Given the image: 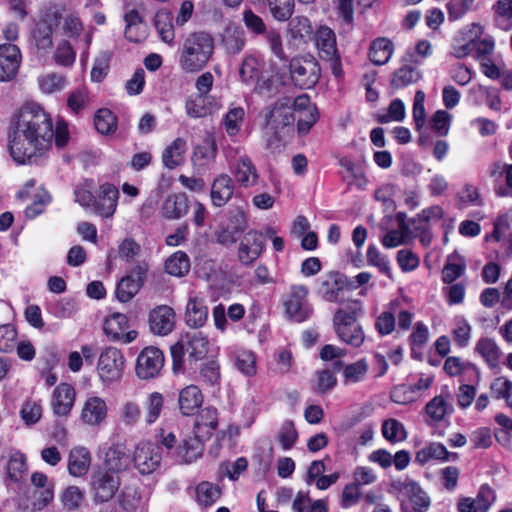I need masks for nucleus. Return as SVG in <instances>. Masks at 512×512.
Segmentation results:
<instances>
[{
	"label": "nucleus",
	"instance_id": "obj_1",
	"mask_svg": "<svg viewBox=\"0 0 512 512\" xmlns=\"http://www.w3.org/2000/svg\"><path fill=\"white\" fill-rule=\"evenodd\" d=\"M62 148L70 139L68 123L59 119L53 129L52 119L44 108L34 102L19 110L8 134L10 156L18 164L35 163L52 147Z\"/></svg>",
	"mask_w": 512,
	"mask_h": 512
},
{
	"label": "nucleus",
	"instance_id": "obj_2",
	"mask_svg": "<svg viewBox=\"0 0 512 512\" xmlns=\"http://www.w3.org/2000/svg\"><path fill=\"white\" fill-rule=\"evenodd\" d=\"M214 40L206 32L190 33L179 48V67L188 73L202 70L212 58Z\"/></svg>",
	"mask_w": 512,
	"mask_h": 512
},
{
	"label": "nucleus",
	"instance_id": "obj_3",
	"mask_svg": "<svg viewBox=\"0 0 512 512\" xmlns=\"http://www.w3.org/2000/svg\"><path fill=\"white\" fill-rule=\"evenodd\" d=\"M361 310V302L354 300L337 309L333 317L336 335L341 341L353 347H360L365 339L364 331L357 321Z\"/></svg>",
	"mask_w": 512,
	"mask_h": 512
},
{
	"label": "nucleus",
	"instance_id": "obj_4",
	"mask_svg": "<svg viewBox=\"0 0 512 512\" xmlns=\"http://www.w3.org/2000/svg\"><path fill=\"white\" fill-rule=\"evenodd\" d=\"M209 350V341L201 332L187 333L171 347L173 359V372L180 373L183 370L182 362L185 354L194 360L204 358Z\"/></svg>",
	"mask_w": 512,
	"mask_h": 512
},
{
	"label": "nucleus",
	"instance_id": "obj_5",
	"mask_svg": "<svg viewBox=\"0 0 512 512\" xmlns=\"http://www.w3.org/2000/svg\"><path fill=\"white\" fill-rule=\"evenodd\" d=\"M126 359L116 347H105L98 356L96 371L103 385L119 382L124 374Z\"/></svg>",
	"mask_w": 512,
	"mask_h": 512
},
{
	"label": "nucleus",
	"instance_id": "obj_6",
	"mask_svg": "<svg viewBox=\"0 0 512 512\" xmlns=\"http://www.w3.org/2000/svg\"><path fill=\"white\" fill-rule=\"evenodd\" d=\"M290 77L296 86L310 89L320 78L319 64L312 56L295 57L290 62Z\"/></svg>",
	"mask_w": 512,
	"mask_h": 512
},
{
	"label": "nucleus",
	"instance_id": "obj_7",
	"mask_svg": "<svg viewBox=\"0 0 512 512\" xmlns=\"http://www.w3.org/2000/svg\"><path fill=\"white\" fill-rule=\"evenodd\" d=\"M109 407L107 400L96 394H89L83 401L79 421L89 428H100L107 422Z\"/></svg>",
	"mask_w": 512,
	"mask_h": 512
},
{
	"label": "nucleus",
	"instance_id": "obj_8",
	"mask_svg": "<svg viewBox=\"0 0 512 512\" xmlns=\"http://www.w3.org/2000/svg\"><path fill=\"white\" fill-rule=\"evenodd\" d=\"M309 290L305 285H292L289 294L284 301V308L287 316L295 322H303L307 320L312 312L313 307L308 301Z\"/></svg>",
	"mask_w": 512,
	"mask_h": 512
},
{
	"label": "nucleus",
	"instance_id": "obj_9",
	"mask_svg": "<svg viewBox=\"0 0 512 512\" xmlns=\"http://www.w3.org/2000/svg\"><path fill=\"white\" fill-rule=\"evenodd\" d=\"M103 332L112 341L121 344H130L138 337V332L132 328L128 317L122 313H113L103 322Z\"/></svg>",
	"mask_w": 512,
	"mask_h": 512
},
{
	"label": "nucleus",
	"instance_id": "obj_10",
	"mask_svg": "<svg viewBox=\"0 0 512 512\" xmlns=\"http://www.w3.org/2000/svg\"><path fill=\"white\" fill-rule=\"evenodd\" d=\"M133 462L139 473L148 475L156 471L162 462L160 447L151 441L138 442L133 452Z\"/></svg>",
	"mask_w": 512,
	"mask_h": 512
},
{
	"label": "nucleus",
	"instance_id": "obj_11",
	"mask_svg": "<svg viewBox=\"0 0 512 512\" xmlns=\"http://www.w3.org/2000/svg\"><path fill=\"white\" fill-rule=\"evenodd\" d=\"M121 481L118 474L99 471L92 476L90 493L96 504L109 502L118 492Z\"/></svg>",
	"mask_w": 512,
	"mask_h": 512
},
{
	"label": "nucleus",
	"instance_id": "obj_12",
	"mask_svg": "<svg viewBox=\"0 0 512 512\" xmlns=\"http://www.w3.org/2000/svg\"><path fill=\"white\" fill-rule=\"evenodd\" d=\"M148 264L146 262H138L129 272L120 279L116 287V297L122 302H129L141 289L146 274Z\"/></svg>",
	"mask_w": 512,
	"mask_h": 512
},
{
	"label": "nucleus",
	"instance_id": "obj_13",
	"mask_svg": "<svg viewBox=\"0 0 512 512\" xmlns=\"http://www.w3.org/2000/svg\"><path fill=\"white\" fill-rule=\"evenodd\" d=\"M292 108L298 134L306 135L319 119L317 107L311 103L307 94H301L293 98Z\"/></svg>",
	"mask_w": 512,
	"mask_h": 512
},
{
	"label": "nucleus",
	"instance_id": "obj_14",
	"mask_svg": "<svg viewBox=\"0 0 512 512\" xmlns=\"http://www.w3.org/2000/svg\"><path fill=\"white\" fill-rule=\"evenodd\" d=\"M484 28L479 23L463 27L454 37L451 54L458 59L471 55L476 49V40L482 37Z\"/></svg>",
	"mask_w": 512,
	"mask_h": 512
},
{
	"label": "nucleus",
	"instance_id": "obj_15",
	"mask_svg": "<svg viewBox=\"0 0 512 512\" xmlns=\"http://www.w3.org/2000/svg\"><path fill=\"white\" fill-rule=\"evenodd\" d=\"M164 366L163 352L154 346L145 347L138 355L135 371L138 378L148 380L156 377Z\"/></svg>",
	"mask_w": 512,
	"mask_h": 512
},
{
	"label": "nucleus",
	"instance_id": "obj_16",
	"mask_svg": "<svg viewBox=\"0 0 512 512\" xmlns=\"http://www.w3.org/2000/svg\"><path fill=\"white\" fill-rule=\"evenodd\" d=\"M18 197L25 201L31 200V204L26 207L25 213L28 218L32 219L40 215L51 201L49 193L42 186H36L34 179L24 183L18 192Z\"/></svg>",
	"mask_w": 512,
	"mask_h": 512
},
{
	"label": "nucleus",
	"instance_id": "obj_17",
	"mask_svg": "<svg viewBox=\"0 0 512 512\" xmlns=\"http://www.w3.org/2000/svg\"><path fill=\"white\" fill-rule=\"evenodd\" d=\"M292 103L293 98L284 97L272 106L265 116L267 131L277 133L279 128H284L294 122Z\"/></svg>",
	"mask_w": 512,
	"mask_h": 512
},
{
	"label": "nucleus",
	"instance_id": "obj_18",
	"mask_svg": "<svg viewBox=\"0 0 512 512\" xmlns=\"http://www.w3.org/2000/svg\"><path fill=\"white\" fill-rule=\"evenodd\" d=\"M496 500L495 491L488 485H482L476 497L461 496L457 500L458 512H489Z\"/></svg>",
	"mask_w": 512,
	"mask_h": 512
},
{
	"label": "nucleus",
	"instance_id": "obj_19",
	"mask_svg": "<svg viewBox=\"0 0 512 512\" xmlns=\"http://www.w3.org/2000/svg\"><path fill=\"white\" fill-rule=\"evenodd\" d=\"M76 390L69 383H60L52 391L50 406L57 417L67 418L74 407Z\"/></svg>",
	"mask_w": 512,
	"mask_h": 512
},
{
	"label": "nucleus",
	"instance_id": "obj_20",
	"mask_svg": "<svg viewBox=\"0 0 512 512\" xmlns=\"http://www.w3.org/2000/svg\"><path fill=\"white\" fill-rule=\"evenodd\" d=\"M22 62V54L15 44L0 45V81L8 82L13 80L19 71Z\"/></svg>",
	"mask_w": 512,
	"mask_h": 512
},
{
	"label": "nucleus",
	"instance_id": "obj_21",
	"mask_svg": "<svg viewBox=\"0 0 512 512\" xmlns=\"http://www.w3.org/2000/svg\"><path fill=\"white\" fill-rule=\"evenodd\" d=\"M407 499L400 505L401 512H426L431 505L427 492L415 481H408L403 486Z\"/></svg>",
	"mask_w": 512,
	"mask_h": 512
},
{
	"label": "nucleus",
	"instance_id": "obj_22",
	"mask_svg": "<svg viewBox=\"0 0 512 512\" xmlns=\"http://www.w3.org/2000/svg\"><path fill=\"white\" fill-rule=\"evenodd\" d=\"M512 208L499 214L493 223V231L485 236L486 241L500 242L503 245V254H512Z\"/></svg>",
	"mask_w": 512,
	"mask_h": 512
},
{
	"label": "nucleus",
	"instance_id": "obj_23",
	"mask_svg": "<svg viewBox=\"0 0 512 512\" xmlns=\"http://www.w3.org/2000/svg\"><path fill=\"white\" fill-rule=\"evenodd\" d=\"M222 107L219 97L211 94H196L186 101V113L192 118H202L218 112Z\"/></svg>",
	"mask_w": 512,
	"mask_h": 512
},
{
	"label": "nucleus",
	"instance_id": "obj_24",
	"mask_svg": "<svg viewBox=\"0 0 512 512\" xmlns=\"http://www.w3.org/2000/svg\"><path fill=\"white\" fill-rule=\"evenodd\" d=\"M204 438L197 437L193 432L183 438L181 444L173 452L175 460L179 463L190 464L199 459L204 451Z\"/></svg>",
	"mask_w": 512,
	"mask_h": 512
},
{
	"label": "nucleus",
	"instance_id": "obj_25",
	"mask_svg": "<svg viewBox=\"0 0 512 512\" xmlns=\"http://www.w3.org/2000/svg\"><path fill=\"white\" fill-rule=\"evenodd\" d=\"M149 326L154 334H169L175 326L174 310L166 305L156 307L149 314Z\"/></svg>",
	"mask_w": 512,
	"mask_h": 512
},
{
	"label": "nucleus",
	"instance_id": "obj_26",
	"mask_svg": "<svg viewBox=\"0 0 512 512\" xmlns=\"http://www.w3.org/2000/svg\"><path fill=\"white\" fill-rule=\"evenodd\" d=\"M235 190L233 179L225 173L217 175L212 183L210 190L211 202L215 207H223L232 198Z\"/></svg>",
	"mask_w": 512,
	"mask_h": 512
},
{
	"label": "nucleus",
	"instance_id": "obj_27",
	"mask_svg": "<svg viewBox=\"0 0 512 512\" xmlns=\"http://www.w3.org/2000/svg\"><path fill=\"white\" fill-rule=\"evenodd\" d=\"M204 396L196 385H188L179 391L178 408L183 416H193L201 408Z\"/></svg>",
	"mask_w": 512,
	"mask_h": 512
},
{
	"label": "nucleus",
	"instance_id": "obj_28",
	"mask_svg": "<svg viewBox=\"0 0 512 512\" xmlns=\"http://www.w3.org/2000/svg\"><path fill=\"white\" fill-rule=\"evenodd\" d=\"M239 75L246 85H254L255 90L260 94L269 92L266 81L260 79V64L254 56H246L241 64Z\"/></svg>",
	"mask_w": 512,
	"mask_h": 512
},
{
	"label": "nucleus",
	"instance_id": "obj_29",
	"mask_svg": "<svg viewBox=\"0 0 512 512\" xmlns=\"http://www.w3.org/2000/svg\"><path fill=\"white\" fill-rule=\"evenodd\" d=\"M208 318V307L205 299L199 294L191 293L188 298L185 321L192 328L202 327Z\"/></svg>",
	"mask_w": 512,
	"mask_h": 512
},
{
	"label": "nucleus",
	"instance_id": "obj_30",
	"mask_svg": "<svg viewBox=\"0 0 512 512\" xmlns=\"http://www.w3.org/2000/svg\"><path fill=\"white\" fill-rule=\"evenodd\" d=\"M232 173L236 182L243 188H250L255 186L259 180L258 171L246 155H241L232 168Z\"/></svg>",
	"mask_w": 512,
	"mask_h": 512
},
{
	"label": "nucleus",
	"instance_id": "obj_31",
	"mask_svg": "<svg viewBox=\"0 0 512 512\" xmlns=\"http://www.w3.org/2000/svg\"><path fill=\"white\" fill-rule=\"evenodd\" d=\"M119 197L118 189L109 183H104L100 186V195L96 199L93 213L101 217H111L117 207Z\"/></svg>",
	"mask_w": 512,
	"mask_h": 512
},
{
	"label": "nucleus",
	"instance_id": "obj_32",
	"mask_svg": "<svg viewBox=\"0 0 512 512\" xmlns=\"http://www.w3.org/2000/svg\"><path fill=\"white\" fill-rule=\"evenodd\" d=\"M218 427V411L212 406L201 409L195 419L193 432L197 437L210 439Z\"/></svg>",
	"mask_w": 512,
	"mask_h": 512
},
{
	"label": "nucleus",
	"instance_id": "obj_33",
	"mask_svg": "<svg viewBox=\"0 0 512 512\" xmlns=\"http://www.w3.org/2000/svg\"><path fill=\"white\" fill-rule=\"evenodd\" d=\"M92 456L89 449L85 446H75L68 454V473L73 477H82L90 469Z\"/></svg>",
	"mask_w": 512,
	"mask_h": 512
},
{
	"label": "nucleus",
	"instance_id": "obj_34",
	"mask_svg": "<svg viewBox=\"0 0 512 512\" xmlns=\"http://www.w3.org/2000/svg\"><path fill=\"white\" fill-rule=\"evenodd\" d=\"M443 369L451 377H461L462 381L479 380L480 377V372L474 364L456 356L448 357Z\"/></svg>",
	"mask_w": 512,
	"mask_h": 512
},
{
	"label": "nucleus",
	"instance_id": "obj_35",
	"mask_svg": "<svg viewBox=\"0 0 512 512\" xmlns=\"http://www.w3.org/2000/svg\"><path fill=\"white\" fill-rule=\"evenodd\" d=\"M128 462L127 447L122 442L111 444L104 453V465L110 473L117 474L124 470Z\"/></svg>",
	"mask_w": 512,
	"mask_h": 512
},
{
	"label": "nucleus",
	"instance_id": "obj_36",
	"mask_svg": "<svg viewBox=\"0 0 512 512\" xmlns=\"http://www.w3.org/2000/svg\"><path fill=\"white\" fill-rule=\"evenodd\" d=\"M263 242L261 234L257 232H248L240 243L238 257L239 260L249 265L253 263L262 253Z\"/></svg>",
	"mask_w": 512,
	"mask_h": 512
},
{
	"label": "nucleus",
	"instance_id": "obj_37",
	"mask_svg": "<svg viewBox=\"0 0 512 512\" xmlns=\"http://www.w3.org/2000/svg\"><path fill=\"white\" fill-rule=\"evenodd\" d=\"M475 352L491 369H499L502 351L493 338L481 337L475 345Z\"/></svg>",
	"mask_w": 512,
	"mask_h": 512
},
{
	"label": "nucleus",
	"instance_id": "obj_38",
	"mask_svg": "<svg viewBox=\"0 0 512 512\" xmlns=\"http://www.w3.org/2000/svg\"><path fill=\"white\" fill-rule=\"evenodd\" d=\"M344 284V277L341 274L334 272L326 274L318 281L317 294L325 301L335 302Z\"/></svg>",
	"mask_w": 512,
	"mask_h": 512
},
{
	"label": "nucleus",
	"instance_id": "obj_39",
	"mask_svg": "<svg viewBox=\"0 0 512 512\" xmlns=\"http://www.w3.org/2000/svg\"><path fill=\"white\" fill-rule=\"evenodd\" d=\"M245 32L243 28L236 23H229L222 34V44L228 54L236 55L240 53L245 46Z\"/></svg>",
	"mask_w": 512,
	"mask_h": 512
},
{
	"label": "nucleus",
	"instance_id": "obj_40",
	"mask_svg": "<svg viewBox=\"0 0 512 512\" xmlns=\"http://www.w3.org/2000/svg\"><path fill=\"white\" fill-rule=\"evenodd\" d=\"M189 208L188 197L184 193H174L166 197L161 213L167 219H179L186 215Z\"/></svg>",
	"mask_w": 512,
	"mask_h": 512
},
{
	"label": "nucleus",
	"instance_id": "obj_41",
	"mask_svg": "<svg viewBox=\"0 0 512 512\" xmlns=\"http://www.w3.org/2000/svg\"><path fill=\"white\" fill-rule=\"evenodd\" d=\"M53 29L45 21H39L30 32L29 42L39 52L47 53L53 45Z\"/></svg>",
	"mask_w": 512,
	"mask_h": 512
},
{
	"label": "nucleus",
	"instance_id": "obj_42",
	"mask_svg": "<svg viewBox=\"0 0 512 512\" xmlns=\"http://www.w3.org/2000/svg\"><path fill=\"white\" fill-rule=\"evenodd\" d=\"M154 26L160 39L172 46L175 40V30L172 14L168 9H159L154 17Z\"/></svg>",
	"mask_w": 512,
	"mask_h": 512
},
{
	"label": "nucleus",
	"instance_id": "obj_43",
	"mask_svg": "<svg viewBox=\"0 0 512 512\" xmlns=\"http://www.w3.org/2000/svg\"><path fill=\"white\" fill-rule=\"evenodd\" d=\"M221 494L222 490L219 485L209 481H202L194 488V499L202 508L214 505L221 497Z\"/></svg>",
	"mask_w": 512,
	"mask_h": 512
},
{
	"label": "nucleus",
	"instance_id": "obj_44",
	"mask_svg": "<svg viewBox=\"0 0 512 512\" xmlns=\"http://www.w3.org/2000/svg\"><path fill=\"white\" fill-rule=\"evenodd\" d=\"M393 53V42L389 38L379 37L370 45L369 59L376 65H384L391 59Z\"/></svg>",
	"mask_w": 512,
	"mask_h": 512
},
{
	"label": "nucleus",
	"instance_id": "obj_45",
	"mask_svg": "<svg viewBox=\"0 0 512 512\" xmlns=\"http://www.w3.org/2000/svg\"><path fill=\"white\" fill-rule=\"evenodd\" d=\"M288 33L294 45H300L312 39L313 29L308 18L296 16L289 22Z\"/></svg>",
	"mask_w": 512,
	"mask_h": 512
},
{
	"label": "nucleus",
	"instance_id": "obj_46",
	"mask_svg": "<svg viewBox=\"0 0 512 512\" xmlns=\"http://www.w3.org/2000/svg\"><path fill=\"white\" fill-rule=\"evenodd\" d=\"M187 150V142L183 138H176L169 144L162 153V161L168 169H174L179 166Z\"/></svg>",
	"mask_w": 512,
	"mask_h": 512
},
{
	"label": "nucleus",
	"instance_id": "obj_47",
	"mask_svg": "<svg viewBox=\"0 0 512 512\" xmlns=\"http://www.w3.org/2000/svg\"><path fill=\"white\" fill-rule=\"evenodd\" d=\"M315 41L322 58H333L336 56V38L334 32L329 27H320L316 32Z\"/></svg>",
	"mask_w": 512,
	"mask_h": 512
},
{
	"label": "nucleus",
	"instance_id": "obj_48",
	"mask_svg": "<svg viewBox=\"0 0 512 512\" xmlns=\"http://www.w3.org/2000/svg\"><path fill=\"white\" fill-rule=\"evenodd\" d=\"M448 456L449 452L443 444L433 442L416 452L415 462L423 466L433 460L447 461Z\"/></svg>",
	"mask_w": 512,
	"mask_h": 512
},
{
	"label": "nucleus",
	"instance_id": "obj_49",
	"mask_svg": "<svg viewBox=\"0 0 512 512\" xmlns=\"http://www.w3.org/2000/svg\"><path fill=\"white\" fill-rule=\"evenodd\" d=\"M58 497L63 509L73 512L81 507L85 499V492L76 485H69L59 493Z\"/></svg>",
	"mask_w": 512,
	"mask_h": 512
},
{
	"label": "nucleus",
	"instance_id": "obj_50",
	"mask_svg": "<svg viewBox=\"0 0 512 512\" xmlns=\"http://www.w3.org/2000/svg\"><path fill=\"white\" fill-rule=\"evenodd\" d=\"M38 87L44 94H53L62 91L67 85L65 75L58 72H48L37 78Z\"/></svg>",
	"mask_w": 512,
	"mask_h": 512
},
{
	"label": "nucleus",
	"instance_id": "obj_51",
	"mask_svg": "<svg viewBox=\"0 0 512 512\" xmlns=\"http://www.w3.org/2000/svg\"><path fill=\"white\" fill-rule=\"evenodd\" d=\"M466 262L463 257L454 253L447 257L442 269V280L450 284L457 280L465 272Z\"/></svg>",
	"mask_w": 512,
	"mask_h": 512
},
{
	"label": "nucleus",
	"instance_id": "obj_52",
	"mask_svg": "<svg viewBox=\"0 0 512 512\" xmlns=\"http://www.w3.org/2000/svg\"><path fill=\"white\" fill-rule=\"evenodd\" d=\"M118 501L125 511H135L141 509L145 505V498L139 489L135 486H126L119 494Z\"/></svg>",
	"mask_w": 512,
	"mask_h": 512
},
{
	"label": "nucleus",
	"instance_id": "obj_53",
	"mask_svg": "<svg viewBox=\"0 0 512 512\" xmlns=\"http://www.w3.org/2000/svg\"><path fill=\"white\" fill-rule=\"evenodd\" d=\"M165 399L159 392L149 393L144 402V420L147 425L154 424L160 417L164 408Z\"/></svg>",
	"mask_w": 512,
	"mask_h": 512
},
{
	"label": "nucleus",
	"instance_id": "obj_54",
	"mask_svg": "<svg viewBox=\"0 0 512 512\" xmlns=\"http://www.w3.org/2000/svg\"><path fill=\"white\" fill-rule=\"evenodd\" d=\"M54 63L59 67L71 68L76 61V51L68 40H60L52 55Z\"/></svg>",
	"mask_w": 512,
	"mask_h": 512
},
{
	"label": "nucleus",
	"instance_id": "obj_55",
	"mask_svg": "<svg viewBox=\"0 0 512 512\" xmlns=\"http://www.w3.org/2000/svg\"><path fill=\"white\" fill-rule=\"evenodd\" d=\"M339 165L345 170V177L351 179L349 180V184H353L359 188H364L367 185L368 180L366 178L365 171L360 164L354 162L348 157H342L339 160Z\"/></svg>",
	"mask_w": 512,
	"mask_h": 512
},
{
	"label": "nucleus",
	"instance_id": "obj_56",
	"mask_svg": "<svg viewBox=\"0 0 512 512\" xmlns=\"http://www.w3.org/2000/svg\"><path fill=\"white\" fill-rule=\"evenodd\" d=\"M421 77L422 74L420 70L408 65H403L393 73L391 77V85L396 89H401L416 83L421 79Z\"/></svg>",
	"mask_w": 512,
	"mask_h": 512
},
{
	"label": "nucleus",
	"instance_id": "obj_57",
	"mask_svg": "<svg viewBox=\"0 0 512 512\" xmlns=\"http://www.w3.org/2000/svg\"><path fill=\"white\" fill-rule=\"evenodd\" d=\"M472 327L467 319L462 315L454 317L452 322L451 333L454 343L463 348L468 346L471 339Z\"/></svg>",
	"mask_w": 512,
	"mask_h": 512
},
{
	"label": "nucleus",
	"instance_id": "obj_58",
	"mask_svg": "<svg viewBox=\"0 0 512 512\" xmlns=\"http://www.w3.org/2000/svg\"><path fill=\"white\" fill-rule=\"evenodd\" d=\"M494 20L498 28L509 31L512 29V0H498L494 6Z\"/></svg>",
	"mask_w": 512,
	"mask_h": 512
},
{
	"label": "nucleus",
	"instance_id": "obj_59",
	"mask_svg": "<svg viewBox=\"0 0 512 512\" xmlns=\"http://www.w3.org/2000/svg\"><path fill=\"white\" fill-rule=\"evenodd\" d=\"M43 414L42 401L37 399H26L20 409V417L27 426L38 423Z\"/></svg>",
	"mask_w": 512,
	"mask_h": 512
},
{
	"label": "nucleus",
	"instance_id": "obj_60",
	"mask_svg": "<svg viewBox=\"0 0 512 512\" xmlns=\"http://www.w3.org/2000/svg\"><path fill=\"white\" fill-rule=\"evenodd\" d=\"M165 269L170 275L184 276L190 269L189 257L186 253L177 251L166 260Z\"/></svg>",
	"mask_w": 512,
	"mask_h": 512
},
{
	"label": "nucleus",
	"instance_id": "obj_61",
	"mask_svg": "<svg viewBox=\"0 0 512 512\" xmlns=\"http://www.w3.org/2000/svg\"><path fill=\"white\" fill-rule=\"evenodd\" d=\"M369 366L365 359L348 364L343 369V378L346 385L355 384L365 379Z\"/></svg>",
	"mask_w": 512,
	"mask_h": 512
},
{
	"label": "nucleus",
	"instance_id": "obj_62",
	"mask_svg": "<svg viewBox=\"0 0 512 512\" xmlns=\"http://www.w3.org/2000/svg\"><path fill=\"white\" fill-rule=\"evenodd\" d=\"M382 435L391 443H399L407 438V431L400 421L390 418L382 424Z\"/></svg>",
	"mask_w": 512,
	"mask_h": 512
},
{
	"label": "nucleus",
	"instance_id": "obj_63",
	"mask_svg": "<svg viewBox=\"0 0 512 512\" xmlns=\"http://www.w3.org/2000/svg\"><path fill=\"white\" fill-rule=\"evenodd\" d=\"M235 366L245 376L252 377L257 373L256 356L250 350H238L235 353Z\"/></svg>",
	"mask_w": 512,
	"mask_h": 512
},
{
	"label": "nucleus",
	"instance_id": "obj_64",
	"mask_svg": "<svg viewBox=\"0 0 512 512\" xmlns=\"http://www.w3.org/2000/svg\"><path fill=\"white\" fill-rule=\"evenodd\" d=\"M490 391L494 398L505 399L507 405L512 408V381L499 376L491 382Z\"/></svg>",
	"mask_w": 512,
	"mask_h": 512
}]
</instances>
